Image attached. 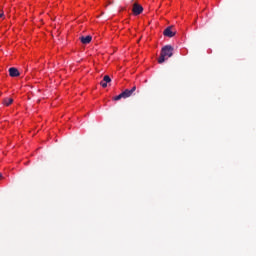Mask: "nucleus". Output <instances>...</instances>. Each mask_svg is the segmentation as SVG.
Here are the masks:
<instances>
[{
	"instance_id": "nucleus-10",
	"label": "nucleus",
	"mask_w": 256,
	"mask_h": 256,
	"mask_svg": "<svg viewBox=\"0 0 256 256\" xmlns=\"http://www.w3.org/2000/svg\"><path fill=\"white\" fill-rule=\"evenodd\" d=\"M3 15H4L3 13H0V18H2V17H3Z\"/></svg>"
},
{
	"instance_id": "nucleus-9",
	"label": "nucleus",
	"mask_w": 256,
	"mask_h": 256,
	"mask_svg": "<svg viewBox=\"0 0 256 256\" xmlns=\"http://www.w3.org/2000/svg\"><path fill=\"white\" fill-rule=\"evenodd\" d=\"M121 99H126L123 94H118V95L115 96L112 100H114L115 102H118V101H120Z\"/></svg>"
},
{
	"instance_id": "nucleus-4",
	"label": "nucleus",
	"mask_w": 256,
	"mask_h": 256,
	"mask_svg": "<svg viewBox=\"0 0 256 256\" xmlns=\"http://www.w3.org/2000/svg\"><path fill=\"white\" fill-rule=\"evenodd\" d=\"M132 11L134 15H141V13L143 12V7L138 3H134Z\"/></svg>"
},
{
	"instance_id": "nucleus-5",
	"label": "nucleus",
	"mask_w": 256,
	"mask_h": 256,
	"mask_svg": "<svg viewBox=\"0 0 256 256\" xmlns=\"http://www.w3.org/2000/svg\"><path fill=\"white\" fill-rule=\"evenodd\" d=\"M9 75L12 78L19 77L20 76V72H19V70L17 68L10 67L9 68Z\"/></svg>"
},
{
	"instance_id": "nucleus-7",
	"label": "nucleus",
	"mask_w": 256,
	"mask_h": 256,
	"mask_svg": "<svg viewBox=\"0 0 256 256\" xmlns=\"http://www.w3.org/2000/svg\"><path fill=\"white\" fill-rule=\"evenodd\" d=\"M81 40V43H83L84 45H87L89 43H91L92 41V36L91 35H87V36H82L81 38H79Z\"/></svg>"
},
{
	"instance_id": "nucleus-11",
	"label": "nucleus",
	"mask_w": 256,
	"mask_h": 256,
	"mask_svg": "<svg viewBox=\"0 0 256 256\" xmlns=\"http://www.w3.org/2000/svg\"><path fill=\"white\" fill-rule=\"evenodd\" d=\"M2 177H3V176H2V173H0V179H2Z\"/></svg>"
},
{
	"instance_id": "nucleus-2",
	"label": "nucleus",
	"mask_w": 256,
	"mask_h": 256,
	"mask_svg": "<svg viewBox=\"0 0 256 256\" xmlns=\"http://www.w3.org/2000/svg\"><path fill=\"white\" fill-rule=\"evenodd\" d=\"M174 27L173 26H168L164 30V36L168 38H173L176 35V31H173Z\"/></svg>"
},
{
	"instance_id": "nucleus-6",
	"label": "nucleus",
	"mask_w": 256,
	"mask_h": 256,
	"mask_svg": "<svg viewBox=\"0 0 256 256\" xmlns=\"http://www.w3.org/2000/svg\"><path fill=\"white\" fill-rule=\"evenodd\" d=\"M111 82L110 76L106 75L104 76L103 80L100 82V86L104 89L108 87V84Z\"/></svg>"
},
{
	"instance_id": "nucleus-1",
	"label": "nucleus",
	"mask_w": 256,
	"mask_h": 256,
	"mask_svg": "<svg viewBox=\"0 0 256 256\" xmlns=\"http://www.w3.org/2000/svg\"><path fill=\"white\" fill-rule=\"evenodd\" d=\"M174 55V47L171 45H165L161 49L160 57L157 59L159 64H163L166 60L173 57Z\"/></svg>"
},
{
	"instance_id": "nucleus-3",
	"label": "nucleus",
	"mask_w": 256,
	"mask_h": 256,
	"mask_svg": "<svg viewBox=\"0 0 256 256\" xmlns=\"http://www.w3.org/2000/svg\"><path fill=\"white\" fill-rule=\"evenodd\" d=\"M136 91H137V87H136V85H134L131 90L126 89L121 94L123 95V97H125V99H127V98L131 97L133 95V93H135Z\"/></svg>"
},
{
	"instance_id": "nucleus-8",
	"label": "nucleus",
	"mask_w": 256,
	"mask_h": 256,
	"mask_svg": "<svg viewBox=\"0 0 256 256\" xmlns=\"http://www.w3.org/2000/svg\"><path fill=\"white\" fill-rule=\"evenodd\" d=\"M13 99L12 98H6L3 100V104L6 106V107H9L12 103H13Z\"/></svg>"
}]
</instances>
